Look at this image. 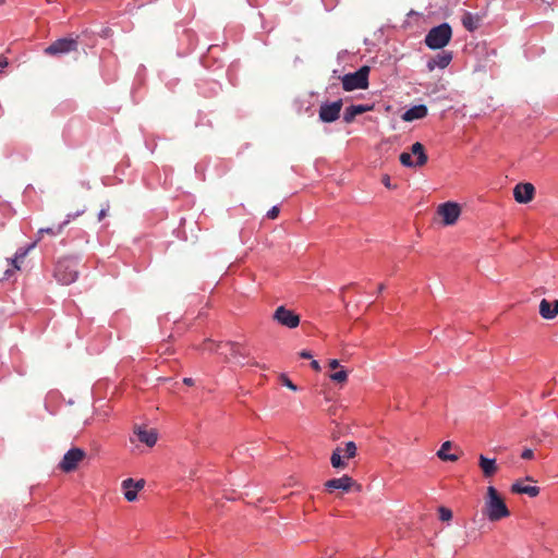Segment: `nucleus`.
Listing matches in <instances>:
<instances>
[{"label": "nucleus", "instance_id": "obj_24", "mask_svg": "<svg viewBox=\"0 0 558 558\" xmlns=\"http://www.w3.org/2000/svg\"><path fill=\"white\" fill-rule=\"evenodd\" d=\"M451 441H445L440 449L437 451V457L442 461H451L454 462L458 460V456L449 454L448 451L451 449Z\"/></svg>", "mask_w": 558, "mask_h": 558}, {"label": "nucleus", "instance_id": "obj_20", "mask_svg": "<svg viewBox=\"0 0 558 558\" xmlns=\"http://www.w3.org/2000/svg\"><path fill=\"white\" fill-rule=\"evenodd\" d=\"M511 492L514 494H525L530 497H536L539 494V487L523 485L521 482H515L511 486Z\"/></svg>", "mask_w": 558, "mask_h": 558}, {"label": "nucleus", "instance_id": "obj_6", "mask_svg": "<svg viewBox=\"0 0 558 558\" xmlns=\"http://www.w3.org/2000/svg\"><path fill=\"white\" fill-rule=\"evenodd\" d=\"M78 49V41L75 38H59L48 47L45 48L44 52L47 56L60 57L75 52Z\"/></svg>", "mask_w": 558, "mask_h": 558}, {"label": "nucleus", "instance_id": "obj_23", "mask_svg": "<svg viewBox=\"0 0 558 558\" xmlns=\"http://www.w3.org/2000/svg\"><path fill=\"white\" fill-rule=\"evenodd\" d=\"M480 16L465 12L462 16V24L469 32H474L480 25Z\"/></svg>", "mask_w": 558, "mask_h": 558}, {"label": "nucleus", "instance_id": "obj_5", "mask_svg": "<svg viewBox=\"0 0 558 558\" xmlns=\"http://www.w3.org/2000/svg\"><path fill=\"white\" fill-rule=\"evenodd\" d=\"M71 217L72 216L69 215L66 220H64L62 223H60L56 227L40 228L37 232L36 241L34 243H32L26 250H24V251L21 250V251L16 252L15 258L12 260L14 268L20 269V266L17 264L19 260L23 259L27 255L28 251L36 246L37 242L43 239L44 234H48L51 236H57V235L61 234L63 231V228L70 222Z\"/></svg>", "mask_w": 558, "mask_h": 558}, {"label": "nucleus", "instance_id": "obj_10", "mask_svg": "<svg viewBox=\"0 0 558 558\" xmlns=\"http://www.w3.org/2000/svg\"><path fill=\"white\" fill-rule=\"evenodd\" d=\"M274 319L290 329L296 328L300 324V316L284 306L277 307L274 313Z\"/></svg>", "mask_w": 558, "mask_h": 558}, {"label": "nucleus", "instance_id": "obj_38", "mask_svg": "<svg viewBox=\"0 0 558 558\" xmlns=\"http://www.w3.org/2000/svg\"><path fill=\"white\" fill-rule=\"evenodd\" d=\"M311 366H312V368H313L314 371H316V372L320 371V365H319V363H318L316 360H313V361L311 362Z\"/></svg>", "mask_w": 558, "mask_h": 558}, {"label": "nucleus", "instance_id": "obj_29", "mask_svg": "<svg viewBox=\"0 0 558 558\" xmlns=\"http://www.w3.org/2000/svg\"><path fill=\"white\" fill-rule=\"evenodd\" d=\"M439 519L444 522H448L452 519V511L447 507H439L438 508Z\"/></svg>", "mask_w": 558, "mask_h": 558}, {"label": "nucleus", "instance_id": "obj_22", "mask_svg": "<svg viewBox=\"0 0 558 558\" xmlns=\"http://www.w3.org/2000/svg\"><path fill=\"white\" fill-rule=\"evenodd\" d=\"M451 59L452 57L450 53L442 52L438 54L436 58L429 60L427 66L430 71L434 70L436 66L445 69L446 66L449 65Z\"/></svg>", "mask_w": 558, "mask_h": 558}, {"label": "nucleus", "instance_id": "obj_36", "mask_svg": "<svg viewBox=\"0 0 558 558\" xmlns=\"http://www.w3.org/2000/svg\"><path fill=\"white\" fill-rule=\"evenodd\" d=\"M300 357L302 359H312V353L310 351L303 350L299 353Z\"/></svg>", "mask_w": 558, "mask_h": 558}, {"label": "nucleus", "instance_id": "obj_4", "mask_svg": "<svg viewBox=\"0 0 558 558\" xmlns=\"http://www.w3.org/2000/svg\"><path fill=\"white\" fill-rule=\"evenodd\" d=\"M369 68L364 65L354 73H349L342 76V87L347 92L354 89H365L368 86Z\"/></svg>", "mask_w": 558, "mask_h": 558}, {"label": "nucleus", "instance_id": "obj_16", "mask_svg": "<svg viewBox=\"0 0 558 558\" xmlns=\"http://www.w3.org/2000/svg\"><path fill=\"white\" fill-rule=\"evenodd\" d=\"M478 465L483 472L484 477H486V478L494 476L498 471L496 460L488 459L484 454H480Z\"/></svg>", "mask_w": 558, "mask_h": 558}, {"label": "nucleus", "instance_id": "obj_28", "mask_svg": "<svg viewBox=\"0 0 558 558\" xmlns=\"http://www.w3.org/2000/svg\"><path fill=\"white\" fill-rule=\"evenodd\" d=\"M330 379L336 383L344 384L348 380V372L344 369H340L330 374Z\"/></svg>", "mask_w": 558, "mask_h": 558}, {"label": "nucleus", "instance_id": "obj_33", "mask_svg": "<svg viewBox=\"0 0 558 558\" xmlns=\"http://www.w3.org/2000/svg\"><path fill=\"white\" fill-rule=\"evenodd\" d=\"M383 184L388 189H393L395 186L391 185L389 175H384L381 179Z\"/></svg>", "mask_w": 558, "mask_h": 558}, {"label": "nucleus", "instance_id": "obj_31", "mask_svg": "<svg viewBox=\"0 0 558 558\" xmlns=\"http://www.w3.org/2000/svg\"><path fill=\"white\" fill-rule=\"evenodd\" d=\"M279 213H280L279 207H278V206H274V207H271V208L267 211V215H266V216H267V218H269V219H276V218L278 217Z\"/></svg>", "mask_w": 558, "mask_h": 558}, {"label": "nucleus", "instance_id": "obj_9", "mask_svg": "<svg viewBox=\"0 0 558 558\" xmlns=\"http://www.w3.org/2000/svg\"><path fill=\"white\" fill-rule=\"evenodd\" d=\"M437 213L442 218L444 225L451 226L458 220L461 208L457 203L447 202L438 206Z\"/></svg>", "mask_w": 558, "mask_h": 558}, {"label": "nucleus", "instance_id": "obj_19", "mask_svg": "<svg viewBox=\"0 0 558 558\" xmlns=\"http://www.w3.org/2000/svg\"><path fill=\"white\" fill-rule=\"evenodd\" d=\"M369 109H371V107L365 106V105H351L345 109L344 114H343V120L347 123H351L355 119L356 116L362 114V113L368 111Z\"/></svg>", "mask_w": 558, "mask_h": 558}, {"label": "nucleus", "instance_id": "obj_27", "mask_svg": "<svg viewBox=\"0 0 558 558\" xmlns=\"http://www.w3.org/2000/svg\"><path fill=\"white\" fill-rule=\"evenodd\" d=\"M356 445L354 441H348L345 442L344 449H342L343 458L345 459H352L356 456Z\"/></svg>", "mask_w": 558, "mask_h": 558}, {"label": "nucleus", "instance_id": "obj_3", "mask_svg": "<svg viewBox=\"0 0 558 558\" xmlns=\"http://www.w3.org/2000/svg\"><path fill=\"white\" fill-rule=\"evenodd\" d=\"M452 31L449 24L444 23L433 27L425 37V44L430 49H441L451 39Z\"/></svg>", "mask_w": 558, "mask_h": 558}, {"label": "nucleus", "instance_id": "obj_18", "mask_svg": "<svg viewBox=\"0 0 558 558\" xmlns=\"http://www.w3.org/2000/svg\"><path fill=\"white\" fill-rule=\"evenodd\" d=\"M427 112L428 109L425 105L413 106L402 114V119L404 121L411 122L417 119L425 118L427 116Z\"/></svg>", "mask_w": 558, "mask_h": 558}, {"label": "nucleus", "instance_id": "obj_1", "mask_svg": "<svg viewBox=\"0 0 558 558\" xmlns=\"http://www.w3.org/2000/svg\"><path fill=\"white\" fill-rule=\"evenodd\" d=\"M484 513L492 522L510 515L509 509L494 486L487 487Z\"/></svg>", "mask_w": 558, "mask_h": 558}, {"label": "nucleus", "instance_id": "obj_26", "mask_svg": "<svg viewBox=\"0 0 558 558\" xmlns=\"http://www.w3.org/2000/svg\"><path fill=\"white\" fill-rule=\"evenodd\" d=\"M330 463L335 469H344L347 466V462L342 458V448L337 447L330 457Z\"/></svg>", "mask_w": 558, "mask_h": 558}, {"label": "nucleus", "instance_id": "obj_37", "mask_svg": "<svg viewBox=\"0 0 558 558\" xmlns=\"http://www.w3.org/2000/svg\"><path fill=\"white\" fill-rule=\"evenodd\" d=\"M328 365H329V367L331 369H337L339 367V361L338 360H330Z\"/></svg>", "mask_w": 558, "mask_h": 558}, {"label": "nucleus", "instance_id": "obj_2", "mask_svg": "<svg viewBox=\"0 0 558 558\" xmlns=\"http://www.w3.org/2000/svg\"><path fill=\"white\" fill-rule=\"evenodd\" d=\"M80 260L74 257L59 259L54 267V278L61 284H71L78 277Z\"/></svg>", "mask_w": 558, "mask_h": 558}, {"label": "nucleus", "instance_id": "obj_42", "mask_svg": "<svg viewBox=\"0 0 558 558\" xmlns=\"http://www.w3.org/2000/svg\"><path fill=\"white\" fill-rule=\"evenodd\" d=\"M350 287H353V283H350V284L344 286V288H343V289H348V288H350Z\"/></svg>", "mask_w": 558, "mask_h": 558}, {"label": "nucleus", "instance_id": "obj_21", "mask_svg": "<svg viewBox=\"0 0 558 558\" xmlns=\"http://www.w3.org/2000/svg\"><path fill=\"white\" fill-rule=\"evenodd\" d=\"M222 348L223 349H227L228 352H225L222 354L226 355V359H228V353L233 357V359H238V357H246L247 354L244 353L242 350H241V345L240 343L238 342H222Z\"/></svg>", "mask_w": 558, "mask_h": 558}, {"label": "nucleus", "instance_id": "obj_35", "mask_svg": "<svg viewBox=\"0 0 558 558\" xmlns=\"http://www.w3.org/2000/svg\"><path fill=\"white\" fill-rule=\"evenodd\" d=\"M9 65V61L4 56H0V68L4 69Z\"/></svg>", "mask_w": 558, "mask_h": 558}, {"label": "nucleus", "instance_id": "obj_39", "mask_svg": "<svg viewBox=\"0 0 558 558\" xmlns=\"http://www.w3.org/2000/svg\"><path fill=\"white\" fill-rule=\"evenodd\" d=\"M183 383H184L185 385H187V386H193V385H194V380H193V378H190V377H185V378L183 379Z\"/></svg>", "mask_w": 558, "mask_h": 558}, {"label": "nucleus", "instance_id": "obj_30", "mask_svg": "<svg viewBox=\"0 0 558 558\" xmlns=\"http://www.w3.org/2000/svg\"><path fill=\"white\" fill-rule=\"evenodd\" d=\"M280 381L283 386H286L287 388L291 389L292 391H296L298 390V387L288 378L287 375L284 374H281L280 375Z\"/></svg>", "mask_w": 558, "mask_h": 558}, {"label": "nucleus", "instance_id": "obj_14", "mask_svg": "<svg viewBox=\"0 0 558 558\" xmlns=\"http://www.w3.org/2000/svg\"><path fill=\"white\" fill-rule=\"evenodd\" d=\"M145 485L144 480L134 481L133 478H126L122 482V488L124 490V497L128 501H134L137 497L138 490Z\"/></svg>", "mask_w": 558, "mask_h": 558}, {"label": "nucleus", "instance_id": "obj_40", "mask_svg": "<svg viewBox=\"0 0 558 558\" xmlns=\"http://www.w3.org/2000/svg\"><path fill=\"white\" fill-rule=\"evenodd\" d=\"M385 290V284L380 283L378 286V292H383Z\"/></svg>", "mask_w": 558, "mask_h": 558}, {"label": "nucleus", "instance_id": "obj_12", "mask_svg": "<svg viewBox=\"0 0 558 558\" xmlns=\"http://www.w3.org/2000/svg\"><path fill=\"white\" fill-rule=\"evenodd\" d=\"M535 194V187L532 183H518L513 189L514 199L520 204L530 203Z\"/></svg>", "mask_w": 558, "mask_h": 558}, {"label": "nucleus", "instance_id": "obj_34", "mask_svg": "<svg viewBox=\"0 0 558 558\" xmlns=\"http://www.w3.org/2000/svg\"><path fill=\"white\" fill-rule=\"evenodd\" d=\"M108 209H109V205H107L106 208H102L99 214H98V220L101 221L106 216H107V213H108Z\"/></svg>", "mask_w": 558, "mask_h": 558}, {"label": "nucleus", "instance_id": "obj_41", "mask_svg": "<svg viewBox=\"0 0 558 558\" xmlns=\"http://www.w3.org/2000/svg\"><path fill=\"white\" fill-rule=\"evenodd\" d=\"M350 287H353V283H350V284L344 286V288H343V289H348V288H350Z\"/></svg>", "mask_w": 558, "mask_h": 558}, {"label": "nucleus", "instance_id": "obj_32", "mask_svg": "<svg viewBox=\"0 0 558 558\" xmlns=\"http://www.w3.org/2000/svg\"><path fill=\"white\" fill-rule=\"evenodd\" d=\"M533 457H534V452H533V450H532V449H529V448L524 449V450L522 451V453H521V458H522V459H525V460H530V459H532Z\"/></svg>", "mask_w": 558, "mask_h": 558}, {"label": "nucleus", "instance_id": "obj_11", "mask_svg": "<svg viewBox=\"0 0 558 558\" xmlns=\"http://www.w3.org/2000/svg\"><path fill=\"white\" fill-rule=\"evenodd\" d=\"M342 100L339 99L331 104H323L319 108V119L325 123H331L339 119L342 109Z\"/></svg>", "mask_w": 558, "mask_h": 558}, {"label": "nucleus", "instance_id": "obj_13", "mask_svg": "<svg viewBox=\"0 0 558 558\" xmlns=\"http://www.w3.org/2000/svg\"><path fill=\"white\" fill-rule=\"evenodd\" d=\"M355 481L349 475H343L338 478L328 480L325 483V487L329 493H332L336 489H340L342 492H349L354 485Z\"/></svg>", "mask_w": 558, "mask_h": 558}, {"label": "nucleus", "instance_id": "obj_15", "mask_svg": "<svg viewBox=\"0 0 558 558\" xmlns=\"http://www.w3.org/2000/svg\"><path fill=\"white\" fill-rule=\"evenodd\" d=\"M134 435L141 442L145 444L148 447L155 446L158 439V435L155 429H146L138 425L134 427Z\"/></svg>", "mask_w": 558, "mask_h": 558}, {"label": "nucleus", "instance_id": "obj_7", "mask_svg": "<svg viewBox=\"0 0 558 558\" xmlns=\"http://www.w3.org/2000/svg\"><path fill=\"white\" fill-rule=\"evenodd\" d=\"M411 153L416 156V161L412 160L411 154L402 153L399 157L400 162L404 167H422L427 162V155L425 153L423 144L420 142L414 143L411 146Z\"/></svg>", "mask_w": 558, "mask_h": 558}, {"label": "nucleus", "instance_id": "obj_43", "mask_svg": "<svg viewBox=\"0 0 558 558\" xmlns=\"http://www.w3.org/2000/svg\"><path fill=\"white\" fill-rule=\"evenodd\" d=\"M350 287H353V283H350V284L344 286V288H343V289H348V288H350Z\"/></svg>", "mask_w": 558, "mask_h": 558}, {"label": "nucleus", "instance_id": "obj_17", "mask_svg": "<svg viewBox=\"0 0 558 558\" xmlns=\"http://www.w3.org/2000/svg\"><path fill=\"white\" fill-rule=\"evenodd\" d=\"M539 314L544 319H554L558 315V300L550 303L543 299L539 303Z\"/></svg>", "mask_w": 558, "mask_h": 558}, {"label": "nucleus", "instance_id": "obj_8", "mask_svg": "<svg viewBox=\"0 0 558 558\" xmlns=\"http://www.w3.org/2000/svg\"><path fill=\"white\" fill-rule=\"evenodd\" d=\"M86 453L81 448H72L64 456L61 462L59 463V468L65 472L70 473L76 470L78 463L85 458Z\"/></svg>", "mask_w": 558, "mask_h": 558}, {"label": "nucleus", "instance_id": "obj_25", "mask_svg": "<svg viewBox=\"0 0 558 558\" xmlns=\"http://www.w3.org/2000/svg\"><path fill=\"white\" fill-rule=\"evenodd\" d=\"M198 349L207 352L223 353L222 342H215L211 339H205Z\"/></svg>", "mask_w": 558, "mask_h": 558}]
</instances>
